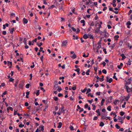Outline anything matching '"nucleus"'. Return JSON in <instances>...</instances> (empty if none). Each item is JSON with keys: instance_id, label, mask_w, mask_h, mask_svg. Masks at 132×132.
I'll return each instance as SVG.
<instances>
[{"instance_id": "nucleus-44", "label": "nucleus", "mask_w": 132, "mask_h": 132, "mask_svg": "<svg viewBox=\"0 0 132 132\" xmlns=\"http://www.w3.org/2000/svg\"><path fill=\"white\" fill-rule=\"evenodd\" d=\"M39 90L36 91V95L37 96H38L39 94Z\"/></svg>"}, {"instance_id": "nucleus-11", "label": "nucleus", "mask_w": 132, "mask_h": 132, "mask_svg": "<svg viewBox=\"0 0 132 132\" xmlns=\"http://www.w3.org/2000/svg\"><path fill=\"white\" fill-rule=\"evenodd\" d=\"M23 23H24L27 24L28 22L27 20L25 18L23 19Z\"/></svg>"}, {"instance_id": "nucleus-2", "label": "nucleus", "mask_w": 132, "mask_h": 132, "mask_svg": "<svg viewBox=\"0 0 132 132\" xmlns=\"http://www.w3.org/2000/svg\"><path fill=\"white\" fill-rule=\"evenodd\" d=\"M125 118V116L123 117H119L118 119L119 120V122H121V123L122 124L123 123V120Z\"/></svg>"}, {"instance_id": "nucleus-60", "label": "nucleus", "mask_w": 132, "mask_h": 132, "mask_svg": "<svg viewBox=\"0 0 132 132\" xmlns=\"http://www.w3.org/2000/svg\"><path fill=\"white\" fill-rule=\"evenodd\" d=\"M89 38L90 39H93V35H90L89 36Z\"/></svg>"}, {"instance_id": "nucleus-15", "label": "nucleus", "mask_w": 132, "mask_h": 132, "mask_svg": "<svg viewBox=\"0 0 132 132\" xmlns=\"http://www.w3.org/2000/svg\"><path fill=\"white\" fill-rule=\"evenodd\" d=\"M7 64L8 66H10V68L12 65V62L8 61Z\"/></svg>"}, {"instance_id": "nucleus-33", "label": "nucleus", "mask_w": 132, "mask_h": 132, "mask_svg": "<svg viewBox=\"0 0 132 132\" xmlns=\"http://www.w3.org/2000/svg\"><path fill=\"white\" fill-rule=\"evenodd\" d=\"M14 31V28H12L11 29V30L10 31V33L11 34H13V32Z\"/></svg>"}, {"instance_id": "nucleus-43", "label": "nucleus", "mask_w": 132, "mask_h": 132, "mask_svg": "<svg viewBox=\"0 0 132 132\" xmlns=\"http://www.w3.org/2000/svg\"><path fill=\"white\" fill-rule=\"evenodd\" d=\"M88 55H89V54L88 53V54L86 56L85 54H84L82 56L83 57H88Z\"/></svg>"}, {"instance_id": "nucleus-34", "label": "nucleus", "mask_w": 132, "mask_h": 132, "mask_svg": "<svg viewBox=\"0 0 132 132\" xmlns=\"http://www.w3.org/2000/svg\"><path fill=\"white\" fill-rule=\"evenodd\" d=\"M17 61H21L22 62H23V60L22 58H20L19 59H18L17 60Z\"/></svg>"}, {"instance_id": "nucleus-21", "label": "nucleus", "mask_w": 132, "mask_h": 132, "mask_svg": "<svg viewBox=\"0 0 132 132\" xmlns=\"http://www.w3.org/2000/svg\"><path fill=\"white\" fill-rule=\"evenodd\" d=\"M102 78H100L99 79V80L101 81H103L104 80V76L102 75Z\"/></svg>"}, {"instance_id": "nucleus-50", "label": "nucleus", "mask_w": 132, "mask_h": 132, "mask_svg": "<svg viewBox=\"0 0 132 132\" xmlns=\"http://www.w3.org/2000/svg\"><path fill=\"white\" fill-rule=\"evenodd\" d=\"M75 86L74 87H72V89L73 90H75L76 89V87L75 86V85H74Z\"/></svg>"}, {"instance_id": "nucleus-63", "label": "nucleus", "mask_w": 132, "mask_h": 132, "mask_svg": "<svg viewBox=\"0 0 132 132\" xmlns=\"http://www.w3.org/2000/svg\"><path fill=\"white\" fill-rule=\"evenodd\" d=\"M132 10H130L129 11V12L128 13V15H130V14L132 13Z\"/></svg>"}, {"instance_id": "nucleus-35", "label": "nucleus", "mask_w": 132, "mask_h": 132, "mask_svg": "<svg viewBox=\"0 0 132 132\" xmlns=\"http://www.w3.org/2000/svg\"><path fill=\"white\" fill-rule=\"evenodd\" d=\"M87 90V88H85L83 90H81V91L82 93H85Z\"/></svg>"}, {"instance_id": "nucleus-49", "label": "nucleus", "mask_w": 132, "mask_h": 132, "mask_svg": "<svg viewBox=\"0 0 132 132\" xmlns=\"http://www.w3.org/2000/svg\"><path fill=\"white\" fill-rule=\"evenodd\" d=\"M90 26H94V23L93 22H92L90 24Z\"/></svg>"}, {"instance_id": "nucleus-41", "label": "nucleus", "mask_w": 132, "mask_h": 132, "mask_svg": "<svg viewBox=\"0 0 132 132\" xmlns=\"http://www.w3.org/2000/svg\"><path fill=\"white\" fill-rule=\"evenodd\" d=\"M24 126V125H22V124H20L19 125V127L20 128H22Z\"/></svg>"}, {"instance_id": "nucleus-24", "label": "nucleus", "mask_w": 132, "mask_h": 132, "mask_svg": "<svg viewBox=\"0 0 132 132\" xmlns=\"http://www.w3.org/2000/svg\"><path fill=\"white\" fill-rule=\"evenodd\" d=\"M110 115L111 116H112V115L115 116V117H116L117 116V115L116 114V113L115 112L113 113V112H112L110 113Z\"/></svg>"}, {"instance_id": "nucleus-19", "label": "nucleus", "mask_w": 132, "mask_h": 132, "mask_svg": "<svg viewBox=\"0 0 132 132\" xmlns=\"http://www.w3.org/2000/svg\"><path fill=\"white\" fill-rule=\"evenodd\" d=\"M123 64L122 63H121L120 64V65H119L118 66V68L119 69H120L121 68V67H122L123 66Z\"/></svg>"}, {"instance_id": "nucleus-51", "label": "nucleus", "mask_w": 132, "mask_h": 132, "mask_svg": "<svg viewBox=\"0 0 132 132\" xmlns=\"http://www.w3.org/2000/svg\"><path fill=\"white\" fill-rule=\"evenodd\" d=\"M70 128L71 130H73L74 129L73 127L72 126H70Z\"/></svg>"}, {"instance_id": "nucleus-29", "label": "nucleus", "mask_w": 132, "mask_h": 132, "mask_svg": "<svg viewBox=\"0 0 132 132\" xmlns=\"http://www.w3.org/2000/svg\"><path fill=\"white\" fill-rule=\"evenodd\" d=\"M102 72L103 73L105 74H106L107 73L105 69H103L102 70Z\"/></svg>"}, {"instance_id": "nucleus-59", "label": "nucleus", "mask_w": 132, "mask_h": 132, "mask_svg": "<svg viewBox=\"0 0 132 132\" xmlns=\"http://www.w3.org/2000/svg\"><path fill=\"white\" fill-rule=\"evenodd\" d=\"M73 37H74V38H73V39H78V38L77 36H75V35H73Z\"/></svg>"}, {"instance_id": "nucleus-31", "label": "nucleus", "mask_w": 132, "mask_h": 132, "mask_svg": "<svg viewBox=\"0 0 132 132\" xmlns=\"http://www.w3.org/2000/svg\"><path fill=\"white\" fill-rule=\"evenodd\" d=\"M104 125V123L102 122H101L100 124V126L101 127H103Z\"/></svg>"}, {"instance_id": "nucleus-52", "label": "nucleus", "mask_w": 132, "mask_h": 132, "mask_svg": "<svg viewBox=\"0 0 132 132\" xmlns=\"http://www.w3.org/2000/svg\"><path fill=\"white\" fill-rule=\"evenodd\" d=\"M43 44L42 43H40L39 44H38V43H37V45L39 47H40V46L42 45Z\"/></svg>"}, {"instance_id": "nucleus-61", "label": "nucleus", "mask_w": 132, "mask_h": 132, "mask_svg": "<svg viewBox=\"0 0 132 132\" xmlns=\"http://www.w3.org/2000/svg\"><path fill=\"white\" fill-rule=\"evenodd\" d=\"M42 101L45 104H47V102H46L45 100H42Z\"/></svg>"}, {"instance_id": "nucleus-1", "label": "nucleus", "mask_w": 132, "mask_h": 132, "mask_svg": "<svg viewBox=\"0 0 132 132\" xmlns=\"http://www.w3.org/2000/svg\"><path fill=\"white\" fill-rule=\"evenodd\" d=\"M64 107L63 106H62L59 109V111L57 113V114L59 115H60L61 113H64Z\"/></svg>"}, {"instance_id": "nucleus-4", "label": "nucleus", "mask_w": 132, "mask_h": 132, "mask_svg": "<svg viewBox=\"0 0 132 132\" xmlns=\"http://www.w3.org/2000/svg\"><path fill=\"white\" fill-rule=\"evenodd\" d=\"M130 96L131 94H128L127 96H124V98L123 99V100L126 101H128V100H129Z\"/></svg>"}, {"instance_id": "nucleus-8", "label": "nucleus", "mask_w": 132, "mask_h": 132, "mask_svg": "<svg viewBox=\"0 0 132 132\" xmlns=\"http://www.w3.org/2000/svg\"><path fill=\"white\" fill-rule=\"evenodd\" d=\"M68 43L67 40H63L62 42V46H66Z\"/></svg>"}, {"instance_id": "nucleus-16", "label": "nucleus", "mask_w": 132, "mask_h": 132, "mask_svg": "<svg viewBox=\"0 0 132 132\" xmlns=\"http://www.w3.org/2000/svg\"><path fill=\"white\" fill-rule=\"evenodd\" d=\"M80 23H82V26H84L85 25V21L84 20H82L80 21Z\"/></svg>"}, {"instance_id": "nucleus-25", "label": "nucleus", "mask_w": 132, "mask_h": 132, "mask_svg": "<svg viewBox=\"0 0 132 132\" xmlns=\"http://www.w3.org/2000/svg\"><path fill=\"white\" fill-rule=\"evenodd\" d=\"M116 45V44L114 43L110 47H111V49H113L114 47Z\"/></svg>"}, {"instance_id": "nucleus-26", "label": "nucleus", "mask_w": 132, "mask_h": 132, "mask_svg": "<svg viewBox=\"0 0 132 132\" xmlns=\"http://www.w3.org/2000/svg\"><path fill=\"white\" fill-rule=\"evenodd\" d=\"M113 79L112 78H110L108 80H107V82H108L109 83H111Z\"/></svg>"}, {"instance_id": "nucleus-54", "label": "nucleus", "mask_w": 132, "mask_h": 132, "mask_svg": "<svg viewBox=\"0 0 132 132\" xmlns=\"http://www.w3.org/2000/svg\"><path fill=\"white\" fill-rule=\"evenodd\" d=\"M14 79H13L12 78H11L9 79V81L10 82H13L14 80Z\"/></svg>"}, {"instance_id": "nucleus-55", "label": "nucleus", "mask_w": 132, "mask_h": 132, "mask_svg": "<svg viewBox=\"0 0 132 132\" xmlns=\"http://www.w3.org/2000/svg\"><path fill=\"white\" fill-rule=\"evenodd\" d=\"M6 31H3L2 32V34L3 35H6Z\"/></svg>"}, {"instance_id": "nucleus-27", "label": "nucleus", "mask_w": 132, "mask_h": 132, "mask_svg": "<svg viewBox=\"0 0 132 132\" xmlns=\"http://www.w3.org/2000/svg\"><path fill=\"white\" fill-rule=\"evenodd\" d=\"M57 88H58V89H57V90L59 92H60L62 90V89L61 88H60L59 86H57Z\"/></svg>"}, {"instance_id": "nucleus-32", "label": "nucleus", "mask_w": 132, "mask_h": 132, "mask_svg": "<svg viewBox=\"0 0 132 132\" xmlns=\"http://www.w3.org/2000/svg\"><path fill=\"white\" fill-rule=\"evenodd\" d=\"M87 101L89 102L90 104H91L93 102V100L92 99L91 100H88Z\"/></svg>"}, {"instance_id": "nucleus-17", "label": "nucleus", "mask_w": 132, "mask_h": 132, "mask_svg": "<svg viewBox=\"0 0 132 132\" xmlns=\"http://www.w3.org/2000/svg\"><path fill=\"white\" fill-rule=\"evenodd\" d=\"M96 112L97 113V115L98 116H100L101 115V113H100L99 110V109L96 110Z\"/></svg>"}, {"instance_id": "nucleus-23", "label": "nucleus", "mask_w": 132, "mask_h": 132, "mask_svg": "<svg viewBox=\"0 0 132 132\" xmlns=\"http://www.w3.org/2000/svg\"><path fill=\"white\" fill-rule=\"evenodd\" d=\"M101 47V45H100L99 44V45H98L97 47V52L98 53V49L100 48Z\"/></svg>"}, {"instance_id": "nucleus-14", "label": "nucleus", "mask_w": 132, "mask_h": 132, "mask_svg": "<svg viewBox=\"0 0 132 132\" xmlns=\"http://www.w3.org/2000/svg\"><path fill=\"white\" fill-rule=\"evenodd\" d=\"M62 125V123L61 122H59V124L58 126V128H60L61 127Z\"/></svg>"}, {"instance_id": "nucleus-56", "label": "nucleus", "mask_w": 132, "mask_h": 132, "mask_svg": "<svg viewBox=\"0 0 132 132\" xmlns=\"http://www.w3.org/2000/svg\"><path fill=\"white\" fill-rule=\"evenodd\" d=\"M103 51L104 52V53L105 54H107L106 49L104 48L103 50Z\"/></svg>"}, {"instance_id": "nucleus-53", "label": "nucleus", "mask_w": 132, "mask_h": 132, "mask_svg": "<svg viewBox=\"0 0 132 132\" xmlns=\"http://www.w3.org/2000/svg\"><path fill=\"white\" fill-rule=\"evenodd\" d=\"M90 91H91V90H90V89L89 88V89H88L87 90V93H86L87 94V93H89V92H90Z\"/></svg>"}, {"instance_id": "nucleus-18", "label": "nucleus", "mask_w": 132, "mask_h": 132, "mask_svg": "<svg viewBox=\"0 0 132 132\" xmlns=\"http://www.w3.org/2000/svg\"><path fill=\"white\" fill-rule=\"evenodd\" d=\"M105 101V99L103 98L102 99V101L101 102V106H102L103 105V103L104 101Z\"/></svg>"}, {"instance_id": "nucleus-40", "label": "nucleus", "mask_w": 132, "mask_h": 132, "mask_svg": "<svg viewBox=\"0 0 132 132\" xmlns=\"http://www.w3.org/2000/svg\"><path fill=\"white\" fill-rule=\"evenodd\" d=\"M115 127H116V128L117 129H120V126H118V125L117 124H116V125Z\"/></svg>"}, {"instance_id": "nucleus-10", "label": "nucleus", "mask_w": 132, "mask_h": 132, "mask_svg": "<svg viewBox=\"0 0 132 132\" xmlns=\"http://www.w3.org/2000/svg\"><path fill=\"white\" fill-rule=\"evenodd\" d=\"M120 56L122 57L121 59L122 60H123L126 58V57L125 56L124 54H121Z\"/></svg>"}, {"instance_id": "nucleus-12", "label": "nucleus", "mask_w": 132, "mask_h": 132, "mask_svg": "<svg viewBox=\"0 0 132 132\" xmlns=\"http://www.w3.org/2000/svg\"><path fill=\"white\" fill-rule=\"evenodd\" d=\"M119 102V101L118 100H116L113 102V103L115 105H116Z\"/></svg>"}, {"instance_id": "nucleus-3", "label": "nucleus", "mask_w": 132, "mask_h": 132, "mask_svg": "<svg viewBox=\"0 0 132 132\" xmlns=\"http://www.w3.org/2000/svg\"><path fill=\"white\" fill-rule=\"evenodd\" d=\"M125 87L126 90V91L128 93H129L131 92H132V88H129L128 86L127 85H126Z\"/></svg>"}, {"instance_id": "nucleus-48", "label": "nucleus", "mask_w": 132, "mask_h": 132, "mask_svg": "<svg viewBox=\"0 0 132 132\" xmlns=\"http://www.w3.org/2000/svg\"><path fill=\"white\" fill-rule=\"evenodd\" d=\"M98 118V117H97V116H96V117H94L93 119V120H96Z\"/></svg>"}, {"instance_id": "nucleus-36", "label": "nucleus", "mask_w": 132, "mask_h": 132, "mask_svg": "<svg viewBox=\"0 0 132 132\" xmlns=\"http://www.w3.org/2000/svg\"><path fill=\"white\" fill-rule=\"evenodd\" d=\"M87 96L88 97L90 96V97H94V96H93L92 95H91V93H90L88 94Z\"/></svg>"}, {"instance_id": "nucleus-57", "label": "nucleus", "mask_w": 132, "mask_h": 132, "mask_svg": "<svg viewBox=\"0 0 132 132\" xmlns=\"http://www.w3.org/2000/svg\"><path fill=\"white\" fill-rule=\"evenodd\" d=\"M71 28L74 32H75L76 31V29L74 28L73 27H72Z\"/></svg>"}, {"instance_id": "nucleus-39", "label": "nucleus", "mask_w": 132, "mask_h": 132, "mask_svg": "<svg viewBox=\"0 0 132 132\" xmlns=\"http://www.w3.org/2000/svg\"><path fill=\"white\" fill-rule=\"evenodd\" d=\"M30 84H28L26 85V87L27 88H29V87Z\"/></svg>"}, {"instance_id": "nucleus-42", "label": "nucleus", "mask_w": 132, "mask_h": 132, "mask_svg": "<svg viewBox=\"0 0 132 132\" xmlns=\"http://www.w3.org/2000/svg\"><path fill=\"white\" fill-rule=\"evenodd\" d=\"M127 64V65H130L131 64V61L130 59L129 60Z\"/></svg>"}, {"instance_id": "nucleus-38", "label": "nucleus", "mask_w": 132, "mask_h": 132, "mask_svg": "<svg viewBox=\"0 0 132 132\" xmlns=\"http://www.w3.org/2000/svg\"><path fill=\"white\" fill-rule=\"evenodd\" d=\"M126 104V102H124L122 106V107L123 108H124L125 107V105Z\"/></svg>"}, {"instance_id": "nucleus-30", "label": "nucleus", "mask_w": 132, "mask_h": 132, "mask_svg": "<svg viewBox=\"0 0 132 132\" xmlns=\"http://www.w3.org/2000/svg\"><path fill=\"white\" fill-rule=\"evenodd\" d=\"M54 100L55 101H58V98L57 97L55 96L53 97Z\"/></svg>"}, {"instance_id": "nucleus-47", "label": "nucleus", "mask_w": 132, "mask_h": 132, "mask_svg": "<svg viewBox=\"0 0 132 132\" xmlns=\"http://www.w3.org/2000/svg\"><path fill=\"white\" fill-rule=\"evenodd\" d=\"M29 12L30 14V15L31 16H32L33 15V14L31 12V11H30Z\"/></svg>"}, {"instance_id": "nucleus-46", "label": "nucleus", "mask_w": 132, "mask_h": 132, "mask_svg": "<svg viewBox=\"0 0 132 132\" xmlns=\"http://www.w3.org/2000/svg\"><path fill=\"white\" fill-rule=\"evenodd\" d=\"M125 114V112L122 111H121L120 112V115L121 116H123Z\"/></svg>"}, {"instance_id": "nucleus-64", "label": "nucleus", "mask_w": 132, "mask_h": 132, "mask_svg": "<svg viewBox=\"0 0 132 132\" xmlns=\"http://www.w3.org/2000/svg\"><path fill=\"white\" fill-rule=\"evenodd\" d=\"M55 130L53 128H52L50 131V132H54Z\"/></svg>"}, {"instance_id": "nucleus-37", "label": "nucleus", "mask_w": 132, "mask_h": 132, "mask_svg": "<svg viewBox=\"0 0 132 132\" xmlns=\"http://www.w3.org/2000/svg\"><path fill=\"white\" fill-rule=\"evenodd\" d=\"M76 57V56L75 54H73L72 56L71 57L72 58H73L74 59H75Z\"/></svg>"}, {"instance_id": "nucleus-20", "label": "nucleus", "mask_w": 132, "mask_h": 132, "mask_svg": "<svg viewBox=\"0 0 132 132\" xmlns=\"http://www.w3.org/2000/svg\"><path fill=\"white\" fill-rule=\"evenodd\" d=\"M39 128H40L41 130L43 131L44 130V126H40L39 127Z\"/></svg>"}, {"instance_id": "nucleus-45", "label": "nucleus", "mask_w": 132, "mask_h": 132, "mask_svg": "<svg viewBox=\"0 0 132 132\" xmlns=\"http://www.w3.org/2000/svg\"><path fill=\"white\" fill-rule=\"evenodd\" d=\"M127 25L128 26L130 25L131 24V23L130 21H128L126 23Z\"/></svg>"}, {"instance_id": "nucleus-22", "label": "nucleus", "mask_w": 132, "mask_h": 132, "mask_svg": "<svg viewBox=\"0 0 132 132\" xmlns=\"http://www.w3.org/2000/svg\"><path fill=\"white\" fill-rule=\"evenodd\" d=\"M11 17L12 18L14 17L15 16V14L14 13H12L10 14Z\"/></svg>"}, {"instance_id": "nucleus-13", "label": "nucleus", "mask_w": 132, "mask_h": 132, "mask_svg": "<svg viewBox=\"0 0 132 132\" xmlns=\"http://www.w3.org/2000/svg\"><path fill=\"white\" fill-rule=\"evenodd\" d=\"M83 38L85 39H87L89 38V36L86 34H85L83 35Z\"/></svg>"}, {"instance_id": "nucleus-7", "label": "nucleus", "mask_w": 132, "mask_h": 132, "mask_svg": "<svg viewBox=\"0 0 132 132\" xmlns=\"http://www.w3.org/2000/svg\"><path fill=\"white\" fill-rule=\"evenodd\" d=\"M132 80V78L130 77L128 80V81L126 82V85H128L130 84L131 83V81Z\"/></svg>"}, {"instance_id": "nucleus-9", "label": "nucleus", "mask_w": 132, "mask_h": 132, "mask_svg": "<svg viewBox=\"0 0 132 132\" xmlns=\"http://www.w3.org/2000/svg\"><path fill=\"white\" fill-rule=\"evenodd\" d=\"M119 38V36L118 35H116L114 37V40H117Z\"/></svg>"}, {"instance_id": "nucleus-6", "label": "nucleus", "mask_w": 132, "mask_h": 132, "mask_svg": "<svg viewBox=\"0 0 132 132\" xmlns=\"http://www.w3.org/2000/svg\"><path fill=\"white\" fill-rule=\"evenodd\" d=\"M23 83L22 82H20V83L18 85L19 88L21 89H23Z\"/></svg>"}, {"instance_id": "nucleus-28", "label": "nucleus", "mask_w": 132, "mask_h": 132, "mask_svg": "<svg viewBox=\"0 0 132 132\" xmlns=\"http://www.w3.org/2000/svg\"><path fill=\"white\" fill-rule=\"evenodd\" d=\"M107 110L109 111H110L111 110V106H108L107 108Z\"/></svg>"}, {"instance_id": "nucleus-62", "label": "nucleus", "mask_w": 132, "mask_h": 132, "mask_svg": "<svg viewBox=\"0 0 132 132\" xmlns=\"http://www.w3.org/2000/svg\"><path fill=\"white\" fill-rule=\"evenodd\" d=\"M92 106H93V110H95L96 108V106L95 105H93Z\"/></svg>"}, {"instance_id": "nucleus-58", "label": "nucleus", "mask_w": 132, "mask_h": 132, "mask_svg": "<svg viewBox=\"0 0 132 132\" xmlns=\"http://www.w3.org/2000/svg\"><path fill=\"white\" fill-rule=\"evenodd\" d=\"M96 95H100L101 94V92H97L96 93Z\"/></svg>"}, {"instance_id": "nucleus-5", "label": "nucleus", "mask_w": 132, "mask_h": 132, "mask_svg": "<svg viewBox=\"0 0 132 132\" xmlns=\"http://www.w3.org/2000/svg\"><path fill=\"white\" fill-rule=\"evenodd\" d=\"M98 27L97 28L94 29V31L95 33H98L100 30V29L101 27V26L100 25H98Z\"/></svg>"}]
</instances>
